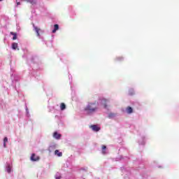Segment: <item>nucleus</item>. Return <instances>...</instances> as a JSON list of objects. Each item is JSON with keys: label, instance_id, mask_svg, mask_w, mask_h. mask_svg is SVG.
<instances>
[{"label": "nucleus", "instance_id": "f257e3e1", "mask_svg": "<svg viewBox=\"0 0 179 179\" xmlns=\"http://www.w3.org/2000/svg\"><path fill=\"white\" fill-rule=\"evenodd\" d=\"M99 110V103L97 101L95 102H90L84 108V110L88 115L92 114H94Z\"/></svg>", "mask_w": 179, "mask_h": 179}, {"label": "nucleus", "instance_id": "f03ea898", "mask_svg": "<svg viewBox=\"0 0 179 179\" xmlns=\"http://www.w3.org/2000/svg\"><path fill=\"white\" fill-rule=\"evenodd\" d=\"M31 162H38V160H40V157L36 156V154H32L31 156Z\"/></svg>", "mask_w": 179, "mask_h": 179}, {"label": "nucleus", "instance_id": "7ed1b4c3", "mask_svg": "<svg viewBox=\"0 0 179 179\" xmlns=\"http://www.w3.org/2000/svg\"><path fill=\"white\" fill-rule=\"evenodd\" d=\"M90 128L92 129V131H94V132H99V131H100V127L96 124L91 125Z\"/></svg>", "mask_w": 179, "mask_h": 179}, {"label": "nucleus", "instance_id": "20e7f679", "mask_svg": "<svg viewBox=\"0 0 179 179\" xmlns=\"http://www.w3.org/2000/svg\"><path fill=\"white\" fill-rule=\"evenodd\" d=\"M33 27H34L38 37H40V30H41V29H39L38 27H36V25H34V24H33Z\"/></svg>", "mask_w": 179, "mask_h": 179}, {"label": "nucleus", "instance_id": "39448f33", "mask_svg": "<svg viewBox=\"0 0 179 179\" xmlns=\"http://www.w3.org/2000/svg\"><path fill=\"white\" fill-rule=\"evenodd\" d=\"M61 136L62 135L58 134L57 131H55L53 134V138H55V139H61Z\"/></svg>", "mask_w": 179, "mask_h": 179}, {"label": "nucleus", "instance_id": "423d86ee", "mask_svg": "<svg viewBox=\"0 0 179 179\" xmlns=\"http://www.w3.org/2000/svg\"><path fill=\"white\" fill-rule=\"evenodd\" d=\"M107 103H108V100L106 99H103L101 101V104L104 106V108H107Z\"/></svg>", "mask_w": 179, "mask_h": 179}, {"label": "nucleus", "instance_id": "0eeeda50", "mask_svg": "<svg viewBox=\"0 0 179 179\" xmlns=\"http://www.w3.org/2000/svg\"><path fill=\"white\" fill-rule=\"evenodd\" d=\"M126 111L127 114H132L134 113V109L131 106H127L126 108Z\"/></svg>", "mask_w": 179, "mask_h": 179}, {"label": "nucleus", "instance_id": "6e6552de", "mask_svg": "<svg viewBox=\"0 0 179 179\" xmlns=\"http://www.w3.org/2000/svg\"><path fill=\"white\" fill-rule=\"evenodd\" d=\"M12 48H13V50H19L17 43H13Z\"/></svg>", "mask_w": 179, "mask_h": 179}, {"label": "nucleus", "instance_id": "1a4fd4ad", "mask_svg": "<svg viewBox=\"0 0 179 179\" xmlns=\"http://www.w3.org/2000/svg\"><path fill=\"white\" fill-rule=\"evenodd\" d=\"M28 3H31V5H36L37 3V0H26Z\"/></svg>", "mask_w": 179, "mask_h": 179}, {"label": "nucleus", "instance_id": "9d476101", "mask_svg": "<svg viewBox=\"0 0 179 179\" xmlns=\"http://www.w3.org/2000/svg\"><path fill=\"white\" fill-rule=\"evenodd\" d=\"M55 29L52 30V33H56L57 30H59V25L57 24L54 25Z\"/></svg>", "mask_w": 179, "mask_h": 179}, {"label": "nucleus", "instance_id": "9b49d317", "mask_svg": "<svg viewBox=\"0 0 179 179\" xmlns=\"http://www.w3.org/2000/svg\"><path fill=\"white\" fill-rule=\"evenodd\" d=\"M55 155H56L57 156H58L59 157H62V152H59V150H56L55 151Z\"/></svg>", "mask_w": 179, "mask_h": 179}, {"label": "nucleus", "instance_id": "f8f14e48", "mask_svg": "<svg viewBox=\"0 0 179 179\" xmlns=\"http://www.w3.org/2000/svg\"><path fill=\"white\" fill-rule=\"evenodd\" d=\"M65 108H66V105H65V103H62L60 104V110H62V111H64V110H65Z\"/></svg>", "mask_w": 179, "mask_h": 179}, {"label": "nucleus", "instance_id": "ddd939ff", "mask_svg": "<svg viewBox=\"0 0 179 179\" xmlns=\"http://www.w3.org/2000/svg\"><path fill=\"white\" fill-rule=\"evenodd\" d=\"M10 34L12 36H13V40H17V34L16 33L10 32Z\"/></svg>", "mask_w": 179, "mask_h": 179}, {"label": "nucleus", "instance_id": "4468645a", "mask_svg": "<svg viewBox=\"0 0 179 179\" xmlns=\"http://www.w3.org/2000/svg\"><path fill=\"white\" fill-rule=\"evenodd\" d=\"M6 143H8V137L3 138V148H6Z\"/></svg>", "mask_w": 179, "mask_h": 179}, {"label": "nucleus", "instance_id": "2eb2a0df", "mask_svg": "<svg viewBox=\"0 0 179 179\" xmlns=\"http://www.w3.org/2000/svg\"><path fill=\"white\" fill-rule=\"evenodd\" d=\"M106 149H107V147L106 145H102V153H103V155H106Z\"/></svg>", "mask_w": 179, "mask_h": 179}, {"label": "nucleus", "instance_id": "dca6fc26", "mask_svg": "<svg viewBox=\"0 0 179 179\" xmlns=\"http://www.w3.org/2000/svg\"><path fill=\"white\" fill-rule=\"evenodd\" d=\"M117 61H122V57H117Z\"/></svg>", "mask_w": 179, "mask_h": 179}, {"label": "nucleus", "instance_id": "f3484780", "mask_svg": "<svg viewBox=\"0 0 179 179\" xmlns=\"http://www.w3.org/2000/svg\"><path fill=\"white\" fill-rule=\"evenodd\" d=\"M115 115L113 114V113H110L109 115V117L111 118V117H114Z\"/></svg>", "mask_w": 179, "mask_h": 179}, {"label": "nucleus", "instance_id": "a211bd4d", "mask_svg": "<svg viewBox=\"0 0 179 179\" xmlns=\"http://www.w3.org/2000/svg\"><path fill=\"white\" fill-rule=\"evenodd\" d=\"M7 171H8V173H10V167L8 166V167L7 168Z\"/></svg>", "mask_w": 179, "mask_h": 179}, {"label": "nucleus", "instance_id": "6ab92c4d", "mask_svg": "<svg viewBox=\"0 0 179 179\" xmlns=\"http://www.w3.org/2000/svg\"><path fill=\"white\" fill-rule=\"evenodd\" d=\"M17 5H20V2H17Z\"/></svg>", "mask_w": 179, "mask_h": 179}, {"label": "nucleus", "instance_id": "aec40b11", "mask_svg": "<svg viewBox=\"0 0 179 179\" xmlns=\"http://www.w3.org/2000/svg\"><path fill=\"white\" fill-rule=\"evenodd\" d=\"M56 179H61V177L56 178Z\"/></svg>", "mask_w": 179, "mask_h": 179}, {"label": "nucleus", "instance_id": "412c9836", "mask_svg": "<svg viewBox=\"0 0 179 179\" xmlns=\"http://www.w3.org/2000/svg\"><path fill=\"white\" fill-rule=\"evenodd\" d=\"M1 1H3V0H0V2H1Z\"/></svg>", "mask_w": 179, "mask_h": 179}]
</instances>
